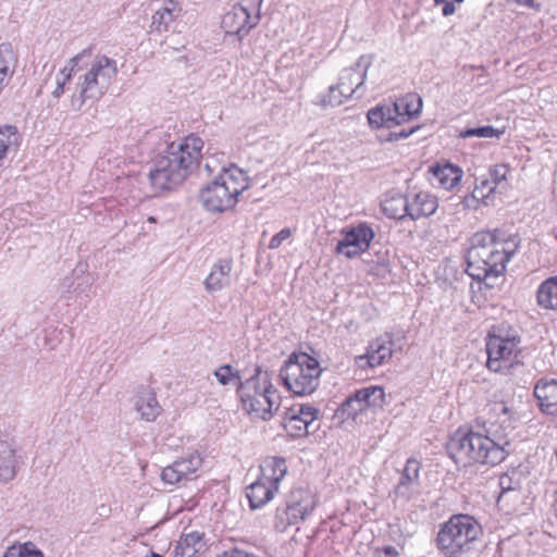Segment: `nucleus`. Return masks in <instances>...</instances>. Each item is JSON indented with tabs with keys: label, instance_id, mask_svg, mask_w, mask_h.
Listing matches in <instances>:
<instances>
[{
	"label": "nucleus",
	"instance_id": "obj_1",
	"mask_svg": "<svg viewBox=\"0 0 557 557\" xmlns=\"http://www.w3.org/2000/svg\"><path fill=\"white\" fill-rule=\"evenodd\" d=\"M202 145V140L195 136L169 145L149 171L151 186L156 190H170L182 184L198 163Z\"/></svg>",
	"mask_w": 557,
	"mask_h": 557
},
{
	"label": "nucleus",
	"instance_id": "obj_2",
	"mask_svg": "<svg viewBox=\"0 0 557 557\" xmlns=\"http://www.w3.org/2000/svg\"><path fill=\"white\" fill-rule=\"evenodd\" d=\"M510 246L515 245L497 240L495 233L474 234L467 253L466 272L486 287H494L515 253V247Z\"/></svg>",
	"mask_w": 557,
	"mask_h": 557
},
{
	"label": "nucleus",
	"instance_id": "obj_3",
	"mask_svg": "<svg viewBox=\"0 0 557 557\" xmlns=\"http://www.w3.org/2000/svg\"><path fill=\"white\" fill-rule=\"evenodd\" d=\"M249 182L246 172L235 164L222 168L214 180L201 188L200 201L211 212H222L232 209L237 197L248 188Z\"/></svg>",
	"mask_w": 557,
	"mask_h": 557
},
{
	"label": "nucleus",
	"instance_id": "obj_4",
	"mask_svg": "<svg viewBox=\"0 0 557 557\" xmlns=\"http://www.w3.org/2000/svg\"><path fill=\"white\" fill-rule=\"evenodd\" d=\"M447 450L454 461L462 467L476 462L495 466L503 461L499 444L475 432H456L447 443Z\"/></svg>",
	"mask_w": 557,
	"mask_h": 557
},
{
	"label": "nucleus",
	"instance_id": "obj_5",
	"mask_svg": "<svg viewBox=\"0 0 557 557\" xmlns=\"http://www.w3.org/2000/svg\"><path fill=\"white\" fill-rule=\"evenodd\" d=\"M238 393L244 409L255 419L270 420L280 407L281 397L267 371L257 369L251 377L240 383Z\"/></svg>",
	"mask_w": 557,
	"mask_h": 557
},
{
	"label": "nucleus",
	"instance_id": "obj_6",
	"mask_svg": "<svg viewBox=\"0 0 557 557\" xmlns=\"http://www.w3.org/2000/svg\"><path fill=\"white\" fill-rule=\"evenodd\" d=\"M482 534L480 523L469 515H455L437 534V548L446 557H459L474 548Z\"/></svg>",
	"mask_w": 557,
	"mask_h": 557
},
{
	"label": "nucleus",
	"instance_id": "obj_7",
	"mask_svg": "<svg viewBox=\"0 0 557 557\" xmlns=\"http://www.w3.org/2000/svg\"><path fill=\"white\" fill-rule=\"evenodd\" d=\"M117 74L116 61L107 55H96L89 69L81 75L76 83V91L72 95V106L79 110L86 100L101 98Z\"/></svg>",
	"mask_w": 557,
	"mask_h": 557
},
{
	"label": "nucleus",
	"instance_id": "obj_8",
	"mask_svg": "<svg viewBox=\"0 0 557 557\" xmlns=\"http://www.w3.org/2000/svg\"><path fill=\"white\" fill-rule=\"evenodd\" d=\"M321 368L317 359L307 354H292L280 371V379L295 395H309L320 384Z\"/></svg>",
	"mask_w": 557,
	"mask_h": 557
},
{
	"label": "nucleus",
	"instance_id": "obj_9",
	"mask_svg": "<svg viewBox=\"0 0 557 557\" xmlns=\"http://www.w3.org/2000/svg\"><path fill=\"white\" fill-rule=\"evenodd\" d=\"M261 475L247 487V498L252 509L270 502L278 491V484L287 473L286 460L282 457H269L260 466Z\"/></svg>",
	"mask_w": 557,
	"mask_h": 557
},
{
	"label": "nucleus",
	"instance_id": "obj_10",
	"mask_svg": "<svg viewBox=\"0 0 557 557\" xmlns=\"http://www.w3.org/2000/svg\"><path fill=\"white\" fill-rule=\"evenodd\" d=\"M418 114V95L407 94L397 98L392 104H381L369 110L367 117L374 128H391L410 121Z\"/></svg>",
	"mask_w": 557,
	"mask_h": 557
},
{
	"label": "nucleus",
	"instance_id": "obj_11",
	"mask_svg": "<svg viewBox=\"0 0 557 557\" xmlns=\"http://www.w3.org/2000/svg\"><path fill=\"white\" fill-rule=\"evenodd\" d=\"M261 2L262 0H258L257 3L242 0L223 15L221 27L226 34L237 36L239 39L247 36L260 21Z\"/></svg>",
	"mask_w": 557,
	"mask_h": 557
},
{
	"label": "nucleus",
	"instance_id": "obj_12",
	"mask_svg": "<svg viewBox=\"0 0 557 557\" xmlns=\"http://www.w3.org/2000/svg\"><path fill=\"white\" fill-rule=\"evenodd\" d=\"M315 502L310 492L298 488L292 491L286 507L277 509L275 516V530L284 532L289 525H294L305 520L313 510Z\"/></svg>",
	"mask_w": 557,
	"mask_h": 557
},
{
	"label": "nucleus",
	"instance_id": "obj_13",
	"mask_svg": "<svg viewBox=\"0 0 557 557\" xmlns=\"http://www.w3.org/2000/svg\"><path fill=\"white\" fill-rule=\"evenodd\" d=\"M320 410L311 405H294L285 411L283 426L292 437H302L318 429Z\"/></svg>",
	"mask_w": 557,
	"mask_h": 557
},
{
	"label": "nucleus",
	"instance_id": "obj_14",
	"mask_svg": "<svg viewBox=\"0 0 557 557\" xmlns=\"http://www.w3.org/2000/svg\"><path fill=\"white\" fill-rule=\"evenodd\" d=\"M343 239L337 243L336 253L344 255L348 259H352L364 252L374 237L371 227L360 224L349 231H342Z\"/></svg>",
	"mask_w": 557,
	"mask_h": 557
},
{
	"label": "nucleus",
	"instance_id": "obj_15",
	"mask_svg": "<svg viewBox=\"0 0 557 557\" xmlns=\"http://www.w3.org/2000/svg\"><path fill=\"white\" fill-rule=\"evenodd\" d=\"M385 405V393L381 386H369L357 391L345 400L342 406L343 412L355 417L367 408L382 409Z\"/></svg>",
	"mask_w": 557,
	"mask_h": 557
},
{
	"label": "nucleus",
	"instance_id": "obj_16",
	"mask_svg": "<svg viewBox=\"0 0 557 557\" xmlns=\"http://www.w3.org/2000/svg\"><path fill=\"white\" fill-rule=\"evenodd\" d=\"M371 64L372 55H361L355 65L342 71L338 85L343 88L342 94L345 97H352L361 90Z\"/></svg>",
	"mask_w": 557,
	"mask_h": 557
},
{
	"label": "nucleus",
	"instance_id": "obj_17",
	"mask_svg": "<svg viewBox=\"0 0 557 557\" xmlns=\"http://www.w3.org/2000/svg\"><path fill=\"white\" fill-rule=\"evenodd\" d=\"M519 341L515 337L490 336L486 343L487 368L494 372L503 369V362L509 361L515 354Z\"/></svg>",
	"mask_w": 557,
	"mask_h": 557
},
{
	"label": "nucleus",
	"instance_id": "obj_18",
	"mask_svg": "<svg viewBox=\"0 0 557 557\" xmlns=\"http://www.w3.org/2000/svg\"><path fill=\"white\" fill-rule=\"evenodd\" d=\"M201 465L202 459L198 454L188 455L165 467L162 470L161 479L164 483L172 485L191 480Z\"/></svg>",
	"mask_w": 557,
	"mask_h": 557
},
{
	"label": "nucleus",
	"instance_id": "obj_19",
	"mask_svg": "<svg viewBox=\"0 0 557 557\" xmlns=\"http://www.w3.org/2000/svg\"><path fill=\"white\" fill-rule=\"evenodd\" d=\"M233 263L231 259H220L210 269L203 281L208 294L214 295L228 287L232 281Z\"/></svg>",
	"mask_w": 557,
	"mask_h": 557
},
{
	"label": "nucleus",
	"instance_id": "obj_20",
	"mask_svg": "<svg viewBox=\"0 0 557 557\" xmlns=\"http://www.w3.org/2000/svg\"><path fill=\"white\" fill-rule=\"evenodd\" d=\"M462 174V170L457 165L450 163L437 164L430 166L428 180L434 186L450 190L460 183Z\"/></svg>",
	"mask_w": 557,
	"mask_h": 557
},
{
	"label": "nucleus",
	"instance_id": "obj_21",
	"mask_svg": "<svg viewBox=\"0 0 557 557\" xmlns=\"http://www.w3.org/2000/svg\"><path fill=\"white\" fill-rule=\"evenodd\" d=\"M534 396L543 413L557 417V380H540L534 387Z\"/></svg>",
	"mask_w": 557,
	"mask_h": 557
},
{
	"label": "nucleus",
	"instance_id": "obj_22",
	"mask_svg": "<svg viewBox=\"0 0 557 557\" xmlns=\"http://www.w3.org/2000/svg\"><path fill=\"white\" fill-rule=\"evenodd\" d=\"M183 9L175 0H165L152 15L151 32L163 34L169 32L172 23L181 16Z\"/></svg>",
	"mask_w": 557,
	"mask_h": 557
},
{
	"label": "nucleus",
	"instance_id": "obj_23",
	"mask_svg": "<svg viewBox=\"0 0 557 557\" xmlns=\"http://www.w3.org/2000/svg\"><path fill=\"white\" fill-rule=\"evenodd\" d=\"M135 409L143 420L152 422L161 413V406L156 393L150 387L141 386L137 391Z\"/></svg>",
	"mask_w": 557,
	"mask_h": 557
},
{
	"label": "nucleus",
	"instance_id": "obj_24",
	"mask_svg": "<svg viewBox=\"0 0 557 557\" xmlns=\"http://www.w3.org/2000/svg\"><path fill=\"white\" fill-rule=\"evenodd\" d=\"M18 457L12 443L0 441V482L7 483L16 474Z\"/></svg>",
	"mask_w": 557,
	"mask_h": 557
},
{
	"label": "nucleus",
	"instance_id": "obj_25",
	"mask_svg": "<svg viewBox=\"0 0 557 557\" xmlns=\"http://www.w3.org/2000/svg\"><path fill=\"white\" fill-rule=\"evenodd\" d=\"M90 55V49H85L82 52L77 53L73 58H71L66 65L60 70V72L55 76V87L51 91L54 98H59L64 92V86L71 81L73 74H76L79 71L81 62L84 61L85 58Z\"/></svg>",
	"mask_w": 557,
	"mask_h": 557
},
{
	"label": "nucleus",
	"instance_id": "obj_26",
	"mask_svg": "<svg viewBox=\"0 0 557 557\" xmlns=\"http://www.w3.org/2000/svg\"><path fill=\"white\" fill-rule=\"evenodd\" d=\"M382 210L384 214L391 219L403 220L406 216H410L412 221L416 220V216L410 209L409 201L404 195H396L386 198L382 202Z\"/></svg>",
	"mask_w": 557,
	"mask_h": 557
},
{
	"label": "nucleus",
	"instance_id": "obj_27",
	"mask_svg": "<svg viewBox=\"0 0 557 557\" xmlns=\"http://www.w3.org/2000/svg\"><path fill=\"white\" fill-rule=\"evenodd\" d=\"M20 146V134L15 126L4 125L0 127V168L10 153H15Z\"/></svg>",
	"mask_w": 557,
	"mask_h": 557
},
{
	"label": "nucleus",
	"instance_id": "obj_28",
	"mask_svg": "<svg viewBox=\"0 0 557 557\" xmlns=\"http://www.w3.org/2000/svg\"><path fill=\"white\" fill-rule=\"evenodd\" d=\"M524 480L523 472L519 469H511L499 476L500 495L498 502L511 493H518Z\"/></svg>",
	"mask_w": 557,
	"mask_h": 557
},
{
	"label": "nucleus",
	"instance_id": "obj_29",
	"mask_svg": "<svg viewBox=\"0 0 557 557\" xmlns=\"http://www.w3.org/2000/svg\"><path fill=\"white\" fill-rule=\"evenodd\" d=\"M203 546L202 534L194 531L183 534L175 547V555L181 557H193Z\"/></svg>",
	"mask_w": 557,
	"mask_h": 557
},
{
	"label": "nucleus",
	"instance_id": "obj_30",
	"mask_svg": "<svg viewBox=\"0 0 557 557\" xmlns=\"http://www.w3.org/2000/svg\"><path fill=\"white\" fill-rule=\"evenodd\" d=\"M537 302L544 308L557 310V275L545 280L540 285Z\"/></svg>",
	"mask_w": 557,
	"mask_h": 557
},
{
	"label": "nucleus",
	"instance_id": "obj_31",
	"mask_svg": "<svg viewBox=\"0 0 557 557\" xmlns=\"http://www.w3.org/2000/svg\"><path fill=\"white\" fill-rule=\"evenodd\" d=\"M3 557H45V555L33 542H25L10 546Z\"/></svg>",
	"mask_w": 557,
	"mask_h": 557
},
{
	"label": "nucleus",
	"instance_id": "obj_32",
	"mask_svg": "<svg viewBox=\"0 0 557 557\" xmlns=\"http://www.w3.org/2000/svg\"><path fill=\"white\" fill-rule=\"evenodd\" d=\"M496 187L495 184L493 185V182H491L488 178L481 181L479 185L475 186L470 197L465 198V205L467 207H470L471 200H481L484 205H488L490 196L495 193Z\"/></svg>",
	"mask_w": 557,
	"mask_h": 557
},
{
	"label": "nucleus",
	"instance_id": "obj_33",
	"mask_svg": "<svg viewBox=\"0 0 557 557\" xmlns=\"http://www.w3.org/2000/svg\"><path fill=\"white\" fill-rule=\"evenodd\" d=\"M483 436L487 437L490 441H493L495 444H499L500 448L503 449V460H505L506 456L508 455L509 446L508 434L505 432V430L492 423L486 430V434Z\"/></svg>",
	"mask_w": 557,
	"mask_h": 557
},
{
	"label": "nucleus",
	"instance_id": "obj_34",
	"mask_svg": "<svg viewBox=\"0 0 557 557\" xmlns=\"http://www.w3.org/2000/svg\"><path fill=\"white\" fill-rule=\"evenodd\" d=\"M355 360L356 364L361 369L375 368L384 363L382 356L376 354L375 348L373 347V343H370L366 355L358 356Z\"/></svg>",
	"mask_w": 557,
	"mask_h": 557
},
{
	"label": "nucleus",
	"instance_id": "obj_35",
	"mask_svg": "<svg viewBox=\"0 0 557 557\" xmlns=\"http://www.w3.org/2000/svg\"><path fill=\"white\" fill-rule=\"evenodd\" d=\"M343 92V88L337 84L336 86H331L329 88V92L326 96H323L321 100L318 102L321 107H337L343 103L344 99H347L348 97H345Z\"/></svg>",
	"mask_w": 557,
	"mask_h": 557
},
{
	"label": "nucleus",
	"instance_id": "obj_36",
	"mask_svg": "<svg viewBox=\"0 0 557 557\" xmlns=\"http://www.w3.org/2000/svg\"><path fill=\"white\" fill-rule=\"evenodd\" d=\"M503 132L494 128L493 126H480L475 128H467L462 132H460L459 137L461 138H468V137H482V138H492V137H499Z\"/></svg>",
	"mask_w": 557,
	"mask_h": 557
},
{
	"label": "nucleus",
	"instance_id": "obj_37",
	"mask_svg": "<svg viewBox=\"0 0 557 557\" xmlns=\"http://www.w3.org/2000/svg\"><path fill=\"white\" fill-rule=\"evenodd\" d=\"M213 374L222 385L233 384L239 379L238 372L230 364L219 367Z\"/></svg>",
	"mask_w": 557,
	"mask_h": 557
},
{
	"label": "nucleus",
	"instance_id": "obj_38",
	"mask_svg": "<svg viewBox=\"0 0 557 557\" xmlns=\"http://www.w3.org/2000/svg\"><path fill=\"white\" fill-rule=\"evenodd\" d=\"M437 207L438 201L435 196L420 193V216L433 214Z\"/></svg>",
	"mask_w": 557,
	"mask_h": 557
},
{
	"label": "nucleus",
	"instance_id": "obj_39",
	"mask_svg": "<svg viewBox=\"0 0 557 557\" xmlns=\"http://www.w3.org/2000/svg\"><path fill=\"white\" fill-rule=\"evenodd\" d=\"M508 169L504 164H498L493 166L490 170V181L493 182V185L495 184V187L497 188L499 185L505 183L507 178Z\"/></svg>",
	"mask_w": 557,
	"mask_h": 557
},
{
	"label": "nucleus",
	"instance_id": "obj_40",
	"mask_svg": "<svg viewBox=\"0 0 557 557\" xmlns=\"http://www.w3.org/2000/svg\"><path fill=\"white\" fill-rule=\"evenodd\" d=\"M376 354L382 356L383 362L392 357V343L388 339L377 338L372 342Z\"/></svg>",
	"mask_w": 557,
	"mask_h": 557
},
{
	"label": "nucleus",
	"instance_id": "obj_41",
	"mask_svg": "<svg viewBox=\"0 0 557 557\" xmlns=\"http://www.w3.org/2000/svg\"><path fill=\"white\" fill-rule=\"evenodd\" d=\"M292 233L289 228H283L277 234H275L269 244L270 249H276L278 248L282 243L290 237Z\"/></svg>",
	"mask_w": 557,
	"mask_h": 557
},
{
	"label": "nucleus",
	"instance_id": "obj_42",
	"mask_svg": "<svg viewBox=\"0 0 557 557\" xmlns=\"http://www.w3.org/2000/svg\"><path fill=\"white\" fill-rule=\"evenodd\" d=\"M417 129H418V125H412V126L408 127V129H403L399 132H391L388 139L389 140L405 139V138L409 137L410 135H412Z\"/></svg>",
	"mask_w": 557,
	"mask_h": 557
},
{
	"label": "nucleus",
	"instance_id": "obj_43",
	"mask_svg": "<svg viewBox=\"0 0 557 557\" xmlns=\"http://www.w3.org/2000/svg\"><path fill=\"white\" fill-rule=\"evenodd\" d=\"M435 4H443L442 13L449 16L455 13L456 8L453 0H434Z\"/></svg>",
	"mask_w": 557,
	"mask_h": 557
},
{
	"label": "nucleus",
	"instance_id": "obj_44",
	"mask_svg": "<svg viewBox=\"0 0 557 557\" xmlns=\"http://www.w3.org/2000/svg\"><path fill=\"white\" fill-rule=\"evenodd\" d=\"M397 552L393 546H385L384 548L380 549L376 548L374 552L373 557H396Z\"/></svg>",
	"mask_w": 557,
	"mask_h": 557
},
{
	"label": "nucleus",
	"instance_id": "obj_45",
	"mask_svg": "<svg viewBox=\"0 0 557 557\" xmlns=\"http://www.w3.org/2000/svg\"><path fill=\"white\" fill-rule=\"evenodd\" d=\"M218 557H252V556L244 550L233 549L231 552H225V553L219 555Z\"/></svg>",
	"mask_w": 557,
	"mask_h": 557
},
{
	"label": "nucleus",
	"instance_id": "obj_46",
	"mask_svg": "<svg viewBox=\"0 0 557 557\" xmlns=\"http://www.w3.org/2000/svg\"><path fill=\"white\" fill-rule=\"evenodd\" d=\"M214 159L212 158L211 160H207L206 164H205V169L208 173H213L214 170H215V165H214Z\"/></svg>",
	"mask_w": 557,
	"mask_h": 557
},
{
	"label": "nucleus",
	"instance_id": "obj_47",
	"mask_svg": "<svg viewBox=\"0 0 557 557\" xmlns=\"http://www.w3.org/2000/svg\"><path fill=\"white\" fill-rule=\"evenodd\" d=\"M414 461L409 459L408 462H407V468H406V471H411L413 473L414 476H418V467L417 468H413Z\"/></svg>",
	"mask_w": 557,
	"mask_h": 557
},
{
	"label": "nucleus",
	"instance_id": "obj_48",
	"mask_svg": "<svg viewBox=\"0 0 557 557\" xmlns=\"http://www.w3.org/2000/svg\"><path fill=\"white\" fill-rule=\"evenodd\" d=\"M516 2L519 4H522V5L529 7V8L534 7L533 0H516Z\"/></svg>",
	"mask_w": 557,
	"mask_h": 557
},
{
	"label": "nucleus",
	"instance_id": "obj_49",
	"mask_svg": "<svg viewBox=\"0 0 557 557\" xmlns=\"http://www.w3.org/2000/svg\"><path fill=\"white\" fill-rule=\"evenodd\" d=\"M148 221H149V222H156V219H154L153 216H150V218L148 219Z\"/></svg>",
	"mask_w": 557,
	"mask_h": 557
},
{
	"label": "nucleus",
	"instance_id": "obj_50",
	"mask_svg": "<svg viewBox=\"0 0 557 557\" xmlns=\"http://www.w3.org/2000/svg\"><path fill=\"white\" fill-rule=\"evenodd\" d=\"M419 103H420V110L422 109V99L420 98L419 100Z\"/></svg>",
	"mask_w": 557,
	"mask_h": 557
},
{
	"label": "nucleus",
	"instance_id": "obj_51",
	"mask_svg": "<svg viewBox=\"0 0 557 557\" xmlns=\"http://www.w3.org/2000/svg\"><path fill=\"white\" fill-rule=\"evenodd\" d=\"M453 1L458 2V3L463 2V0H453Z\"/></svg>",
	"mask_w": 557,
	"mask_h": 557
}]
</instances>
